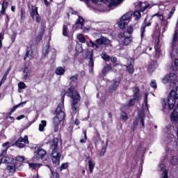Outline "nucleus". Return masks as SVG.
Segmentation results:
<instances>
[{
  "mask_svg": "<svg viewBox=\"0 0 178 178\" xmlns=\"http://www.w3.org/2000/svg\"><path fill=\"white\" fill-rule=\"evenodd\" d=\"M163 84H167L170 83V87L172 89L168 96L167 99H163L162 102V105L164 109L168 106V108L172 111L176 105V100L178 99V75L175 73H170L163 79Z\"/></svg>",
  "mask_w": 178,
  "mask_h": 178,
  "instance_id": "obj_1",
  "label": "nucleus"
},
{
  "mask_svg": "<svg viewBox=\"0 0 178 178\" xmlns=\"http://www.w3.org/2000/svg\"><path fill=\"white\" fill-rule=\"evenodd\" d=\"M76 87H77V86H71V88H69L66 92V95L72 99V111H73L74 113H77V112H79V105H77V104L81 99V97H80V95H79V93L76 90Z\"/></svg>",
  "mask_w": 178,
  "mask_h": 178,
  "instance_id": "obj_2",
  "label": "nucleus"
},
{
  "mask_svg": "<svg viewBox=\"0 0 178 178\" xmlns=\"http://www.w3.org/2000/svg\"><path fill=\"white\" fill-rule=\"evenodd\" d=\"M63 103L59 104L56 110V116L53 120V124L56 127L55 131H58V127L60 124L62 120L65 119V112H63Z\"/></svg>",
  "mask_w": 178,
  "mask_h": 178,
  "instance_id": "obj_3",
  "label": "nucleus"
},
{
  "mask_svg": "<svg viewBox=\"0 0 178 178\" xmlns=\"http://www.w3.org/2000/svg\"><path fill=\"white\" fill-rule=\"evenodd\" d=\"M118 42L122 47H129L133 42V38L126 35V32H122L118 34Z\"/></svg>",
  "mask_w": 178,
  "mask_h": 178,
  "instance_id": "obj_4",
  "label": "nucleus"
},
{
  "mask_svg": "<svg viewBox=\"0 0 178 178\" xmlns=\"http://www.w3.org/2000/svg\"><path fill=\"white\" fill-rule=\"evenodd\" d=\"M145 120V115H144V113H143V112H139L138 118H137L135 120V121L134 122L133 126L131 127L133 131H134V130H136V127H137V126H138V123H140V124L142 126L143 129H144Z\"/></svg>",
  "mask_w": 178,
  "mask_h": 178,
  "instance_id": "obj_5",
  "label": "nucleus"
},
{
  "mask_svg": "<svg viewBox=\"0 0 178 178\" xmlns=\"http://www.w3.org/2000/svg\"><path fill=\"white\" fill-rule=\"evenodd\" d=\"M47 155V151L42 148H35L33 161H38V159H42V158Z\"/></svg>",
  "mask_w": 178,
  "mask_h": 178,
  "instance_id": "obj_6",
  "label": "nucleus"
},
{
  "mask_svg": "<svg viewBox=\"0 0 178 178\" xmlns=\"http://www.w3.org/2000/svg\"><path fill=\"white\" fill-rule=\"evenodd\" d=\"M60 152H58V150H52L51 157L53 163L59 165V162H60Z\"/></svg>",
  "mask_w": 178,
  "mask_h": 178,
  "instance_id": "obj_7",
  "label": "nucleus"
},
{
  "mask_svg": "<svg viewBox=\"0 0 178 178\" xmlns=\"http://www.w3.org/2000/svg\"><path fill=\"white\" fill-rule=\"evenodd\" d=\"M24 144H29V136H25L24 138H19L15 143V145L17 147H18V148H24Z\"/></svg>",
  "mask_w": 178,
  "mask_h": 178,
  "instance_id": "obj_8",
  "label": "nucleus"
},
{
  "mask_svg": "<svg viewBox=\"0 0 178 178\" xmlns=\"http://www.w3.org/2000/svg\"><path fill=\"white\" fill-rule=\"evenodd\" d=\"M134 63V60H133V59L128 60L126 67L129 74H133L134 73V66L133 65Z\"/></svg>",
  "mask_w": 178,
  "mask_h": 178,
  "instance_id": "obj_9",
  "label": "nucleus"
},
{
  "mask_svg": "<svg viewBox=\"0 0 178 178\" xmlns=\"http://www.w3.org/2000/svg\"><path fill=\"white\" fill-rule=\"evenodd\" d=\"M31 76V71L28 67H25L23 70L22 79L24 80H29Z\"/></svg>",
  "mask_w": 178,
  "mask_h": 178,
  "instance_id": "obj_10",
  "label": "nucleus"
},
{
  "mask_svg": "<svg viewBox=\"0 0 178 178\" xmlns=\"http://www.w3.org/2000/svg\"><path fill=\"white\" fill-rule=\"evenodd\" d=\"M76 29H82L84 26V19L83 17L79 15L78 19L76 21L75 25Z\"/></svg>",
  "mask_w": 178,
  "mask_h": 178,
  "instance_id": "obj_11",
  "label": "nucleus"
},
{
  "mask_svg": "<svg viewBox=\"0 0 178 178\" xmlns=\"http://www.w3.org/2000/svg\"><path fill=\"white\" fill-rule=\"evenodd\" d=\"M119 84H120L119 81L113 80L109 86L110 92H115V91L118 90V87H119Z\"/></svg>",
  "mask_w": 178,
  "mask_h": 178,
  "instance_id": "obj_12",
  "label": "nucleus"
},
{
  "mask_svg": "<svg viewBox=\"0 0 178 178\" xmlns=\"http://www.w3.org/2000/svg\"><path fill=\"white\" fill-rule=\"evenodd\" d=\"M97 45H109L110 41L106 38H100L96 40Z\"/></svg>",
  "mask_w": 178,
  "mask_h": 178,
  "instance_id": "obj_13",
  "label": "nucleus"
},
{
  "mask_svg": "<svg viewBox=\"0 0 178 178\" xmlns=\"http://www.w3.org/2000/svg\"><path fill=\"white\" fill-rule=\"evenodd\" d=\"M131 17H133V12H129L127 13V14L124 15L120 20L122 22H127V23H129V22H130Z\"/></svg>",
  "mask_w": 178,
  "mask_h": 178,
  "instance_id": "obj_14",
  "label": "nucleus"
},
{
  "mask_svg": "<svg viewBox=\"0 0 178 178\" xmlns=\"http://www.w3.org/2000/svg\"><path fill=\"white\" fill-rule=\"evenodd\" d=\"M134 93V98L136 101H138L140 99V89L138 88H132Z\"/></svg>",
  "mask_w": 178,
  "mask_h": 178,
  "instance_id": "obj_15",
  "label": "nucleus"
},
{
  "mask_svg": "<svg viewBox=\"0 0 178 178\" xmlns=\"http://www.w3.org/2000/svg\"><path fill=\"white\" fill-rule=\"evenodd\" d=\"M88 165L90 173H92L94 172V168H95V162L92 161V159H89Z\"/></svg>",
  "mask_w": 178,
  "mask_h": 178,
  "instance_id": "obj_16",
  "label": "nucleus"
},
{
  "mask_svg": "<svg viewBox=\"0 0 178 178\" xmlns=\"http://www.w3.org/2000/svg\"><path fill=\"white\" fill-rule=\"evenodd\" d=\"M143 5H144V3H143L141 1H138L135 3V6L136 7L138 6L139 8H140V12H144V10H145V9L148 8V5H146V6H143Z\"/></svg>",
  "mask_w": 178,
  "mask_h": 178,
  "instance_id": "obj_17",
  "label": "nucleus"
},
{
  "mask_svg": "<svg viewBox=\"0 0 178 178\" xmlns=\"http://www.w3.org/2000/svg\"><path fill=\"white\" fill-rule=\"evenodd\" d=\"M7 170L10 173H15L16 172V165L13 163L8 164L7 165Z\"/></svg>",
  "mask_w": 178,
  "mask_h": 178,
  "instance_id": "obj_18",
  "label": "nucleus"
},
{
  "mask_svg": "<svg viewBox=\"0 0 178 178\" xmlns=\"http://www.w3.org/2000/svg\"><path fill=\"white\" fill-rule=\"evenodd\" d=\"M8 6H9V3H8L7 1L3 2L1 6V10L0 11V13L1 15H5V12H6V9H8Z\"/></svg>",
  "mask_w": 178,
  "mask_h": 178,
  "instance_id": "obj_19",
  "label": "nucleus"
},
{
  "mask_svg": "<svg viewBox=\"0 0 178 178\" xmlns=\"http://www.w3.org/2000/svg\"><path fill=\"white\" fill-rule=\"evenodd\" d=\"M27 58H29L30 59V60L34 59V57L33 56V51L31 50H27L25 56L24 58V60H26L27 59Z\"/></svg>",
  "mask_w": 178,
  "mask_h": 178,
  "instance_id": "obj_20",
  "label": "nucleus"
},
{
  "mask_svg": "<svg viewBox=\"0 0 178 178\" xmlns=\"http://www.w3.org/2000/svg\"><path fill=\"white\" fill-rule=\"evenodd\" d=\"M158 67V64L156 63V61H152L148 67V69L149 70V72H154V70H155V69H156V67Z\"/></svg>",
  "mask_w": 178,
  "mask_h": 178,
  "instance_id": "obj_21",
  "label": "nucleus"
},
{
  "mask_svg": "<svg viewBox=\"0 0 178 178\" xmlns=\"http://www.w3.org/2000/svg\"><path fill=\"white\" fill-rule=\"evenodd\" d=\"M1 163H8L9 165H10V163H12V159L9 157H3L0 160V165Z\"/></svg>",
  "mask_w": 178,
  "mask_h": 178,
  "instance_id": "obj_22",
  "label": "nucleus"
},
{
  "mask_svg": "<svg viewBox=\"0 0 178 178\" xmlns=\"http://www.w3.org/2000/svg\"><path fill=\"white\" fill-rule=\"evenodd\" d=\"M65 69L62 67H58L56 70V74H58V76H63L65 74Z\"/></svg>",
  "mask_w": 178,
  "mask_h": 178,
  "instance_id": "obj_23",
  "label": "nucleus"
},
{
  "mask_svg": "<svg viewBox=\"0 0 178 178\" xmlns=\"http://www.w3.org/2000/svg\"><path fill=\"white\" fill-rule=\"evenodd\" d=\"M38 15V8L32 6L31 12V17L34 19V16Z\"/></svg>",
  "mask_w": 178,
  "mask_h": 178,
  "instance_id": "obj_24",
  "label": "nucleus"
},
{
  "mask_svg": "<svg viewBox=\"0 0 178 178\" xmlns=\"http://www.w3.org/2000/svg\"><path fill=\"white\" fill-rule=\"evenodd\" d=\"M67 24H64L63 26V35H64V37H68L69 36V29H67Z\"/></svg>",
  "mask_w": 178,
  "mask_h": 178,
  "instance_id": "obj_25",
  "label": "nucleus"
},
{
  "mask_svg": "<svg viewBox=\"0 0 178 178\" xmlns=\"http://www.w3.org/2000/svg\"><path fill=\"white\" fill-rule=\"evenodd\" d=\"M51 148V149H53V151H57V149H58V138H54L53 140Z\"/></svg>",
  "mask_w": 178,
  "mask_h": 178,
  "instance_id": "obj_26",
  "label": "nucleus"
},
{
  "mask_svg": "<svg viewBox=\"0 0 178 178\" xmlns=\"http://www.w3.org/2000/svg\"><path fill=\"white\" fill-rule=\"evenodd\" d=\"M145 22H147V19L145 20V25H143V26L140 28L141 38H143V37H144V33L145 32V27H148L149 26L151 25L150 23H148L147 24H145Z\"/></svg>",
  "mask_w": 178,
  "mask_h": 178,
  "instance_id": "obj_27",
  "label": "nucleus"
},
{
  "mask_svg": "<svg viewBox=\"0 0 178 178\" xmlns=\"http://www.w3.org/2000/svg\"><path fill=\"white\" fill-rule=\"evenodd\" d=\"M111 70H112V67L111 65H106L102 70V73L104 76H106V73H109V72H111Z\"/></svg>",
  "mask_w": 178,
  "mask_h": 178,
  "instance_id": "obj_28",
  "label": "nucleus"
},
{
  "mask_svg": "<svg viewBox=\"0 0 178 178\" xmlns=\"http://www.w3.org/2000/svg\"><path fill=\"white\" fill-rule=\"evenodd\" d=\"M25 104H26V102H24L20 103V104H18L16 105V106H14L12 108V109H11V111H10V115H12V113H13V112H15V111H16V110L17 109V108H20V106H22V105H25Z\"/></svg>",
  "mask_w": 178,
  "mask_h": 178,
  "instance_id": "obj_29",
  "label": "nucleus"
},
{
  "mask_svg": "<svg viewBox=\"0 0 178 178\" xmlns=\"http://www.w3.org/2000/svg\"><path fill=\"white\" fill-rule=\"evenodd\" d=\"M47 126V121L42 120L41 123L39 124V131H44V129H45Z\"/></svg>",
  "mask_w": 178,
  "mask_h": 178,
  "instance_id": "obj_30",
  "label": "nucleus"
},
{
  "mask_svg": "<svg viewBox=\"0 0 178 178\" xmlns=\"http://www.w3.org/2000/svg\"><path fill=\"white\" fill-rule=\"evenodd\" d=\"M107 2H111V6H117V5H119L120 2H122V0H106Z\"/></svg>",
  "mask_w": 178,
  "mask_h": 178,
  "instance_id": "obj_31",
  "label": "nucleus"
},
{
  "mask_svg": "<svg viewBox=\"0 0 178 178\" xmlns=\"http://www.w3.org/2000/svg\"><path fill=\"white\" fill-rule=\"evenodd\" d=\"M29 166L31 169H37V168L41 167V164H40V163H29Z\"/></svg>",
  "mask_w": 178,
  "mask_h": 178,
  "instance_id": "obj_32",
  "label": "nucleus"
},
{
  "mask_svg": "<svg viewBox=\"0 0 178 178\" xmlns=\"http://www.w3.org/2000/svg\"><path fill=\"white\" fill-rule=\"evenodd\" d=\"M101 56H102V59H104V60H105L106 62H109L111 60V57L109 56H108V54H106V53H102L101 54Z\"/></svg>",
  "mask_w": 178,
  "mask_h": 178,
  "instance_id": "obj_33",
  "label": "nucleus"
},
{
  "mask_svg": "<svg viewBox=\"0 0 178 178\" xmlns=\"http://www.w3.org/2000/svg\"><path fill=\"white\" fill-rule=\"evenodd\" d=\"M133 27L131 26H129L127 27V31H125L126 33V35H129L130 37H131V34H133Z\"/></svg>",
  "mask_w": 178,
  "mask_h": 178,
  "instance_id": "obj_34",
  "label": "nucleus"
},
{
  "mask_svg": "<svg viewBox=\"0 0 178 178\" xmlns=\"http://www.w3.org/2000/svg\"><path fill=\"white\" fill-rule=\"evenodd\" d=\"M127 22L126 21H122L119 23L118 26L120 27V29H122L123 30V29H126V25L127 24Z\"/></svg>",
  "mask_w": 178,
  "mask_h": 178,
  "instance_id": "obj_35",
  "label": "nucleus"
},
{
  "mask_svg": "<svg viewBox=\"0 0 178 178\" xmlns=\"http://www.w3.org/2000/svg\"><path fill=\"white\" fill-rule=\"evenodd\" d=\"M42 54L43 55H44V56H47V55H48V54H49V45H47L42 51Z\"/></svg>",
  "mask_w": 178,
  "mask_h": 178,
  "instance_id": "obj_36",
  "label": "nucleus"
},
{
  "mask_svg": "<svg viewBox=\"0 0 178 178\" xmlns=\"http://www.w3.org/2000/svg\"><path fill=\"white\" fill-rule=\"evenodd\" d=\"M132 16H134V17H136V20H138V19L141 17V13H140V11L137 10L134 13H133Z\"/></svg>",
  "mask_w": 178,
  "mask_h": 178,
  "instance_id": "obj_37",
  "label": "nucleus"
},
{
  "mask_svg": "<svg viewBox=\"0 0 178 178\" xmlns=\"http://www.w3.org/2000/svg\"><path fill=\"white\" fill-rule=\"evenodd\" d=\"M26 83H24V82H19L18 83V88L19 90H24V88H26Z\"/></svg>",
  "mask_w": 178,
  "mask_h": 178,
  "instance_id": "obj_38",
  "label": "nucleus"
},
{
  "mask_svg": "<svg viewBox=\"0 0 178 178\" xmlns=\"http://www.w3.org/2000/svg\"><path fill=\"white\" fill-rule=\"evenodd\" d=\"M77 38L79 40V41H80L82 43L86 42V38H84V35L80 34L77 35Z\"/></svg>",
  "mask_w": 178,
  "mask_h": 178,
  "instance_id": "obj_39",
  "label": "nucleus"
},
{
  "mask_svg": "<svg viewBox=\"0 0 178 178\" xmlns=\"http://www.w3.org/2000/svg\"><path fill=\"white\" fill-rule=\"evenodd\" d=\"M158 17V19L160 20V22H163V15L162 14L156 13L153 15V17Z\"/></svg>",
  "mask_w": 178,
  "mask_h": 178,
  "instance_id": "obj_40",
  "label": "nucleus"
},
{
  "mask_svg": "<svg viewBox=\"0 0 178 178\" xmlns=\"http://www.w3.org/2000/svg\"><path fill=\"white\" fill-rule=\"evenodd\" d=\"M171 163H172V165H177V163H178V159H177V156H174L172 157Z\"/></svg>",
  "mask_w": 178,
  "mask_h": 178,
  "instance_id": "obj_41",
  "label": "nucleus"
},
{
  "mask_svg": "<svg viewBox=\"0 0 178 178\" xmlns=\"http://www.w3.org/2000/svg\"><path fill=\"white\" fill-rule=\"evenodd\" d=\"M92 51L90 52V62H89V65L90 66H91L92 67H94V59H92Z\"/></svg>",
  "mask_w": 178,
  "mask_h": 178,
  "instance_id": "obj_42",
  "label": "nucleus"
},
{
  "mask_svg": "<svg viewBox=\"0 0 178 178\" xmlns=\"http://www.w3.org/2000/svg\"><path fill=\"white\" fill-rule=\"evenodd\" d=\"M83 134H84V138H82L80 140V143H86V141H87V131L86 130H83Z\"/></svg>",
  "mask_w": 178,
  "mask_h": 178,
  "instance_id": "obj_43",
  "label": "nucleus"
},
{
  "mask_svg": "<svg viewBox=\"0 0 178 178\" xmlns=\"http://www.w3.org/2000/svg\"><path fill=\"white\" fill-rule=\"evenodd\" d=\"M121 118L122 120H127V119H129L127 114L124 112L121 113Z\"/></svg>",
  "mask_w": 178,
  "mask_h": 178,
  "instance_id": "obj_44",
  "label": "nucleus"
},
{
  "mask_svg": "<svg viewBox=\"0 0 178 178\" xmlns=\"http://www.w3.org/2000/svg\"><path fill=\"white\" fill-rule=\"evenodd\" d=\"M16 161L17 162H24V156H17L16 157Z\"/></svg>",
  "mask_w": 178,
  "mask_h": 178,
  "instance_id": "obj_45",
  "label": "nucleus"
},
{
  "mask_svg": "<svg viewBox=\"0 0 178 178\" xmlns=\"http://www.w3.org/2000/svg\"><path fill=\"white\" fill-rule=\"evenodd\" d=\"M77 79H79V75L76 74L70 78V81H76Z\"/></svg>",
  "mask_w": 178,
  "mask_h": 178,
  "instance_id": "obj_46",
  "label": "nucleus"
},
{
  "mask_svg": "<svg viewBox=\"0 0 178 178\" xmlns=\"http://www.w3.org/2000/svg\"><path fill=\"white\" fill-rule=\"evenodd\" d=\"M136 104V99H131L129 102V106H133V105H134Z\"/></svg>",
  "mask_w": 178,
  "mask_h": 178,
  "instance_id": "obj_47",
  "label": "nucleus"
},
{
  "mask_svg": "<svg viewBox=\"0 0 178 178\" xmlns=\"http://www.w3.org/2000/svg\"><path fill=\"white\" fill-rule=\"evenodd\" d=\"M144 103L145 106H148V95L147 94L145 95Z\"/></svg>",
  "mask_w": 178,
  "mask_h": 178,
  "instance_id": "obj_48",
  "label": "nucleus"
},
{
  "mask_svg": "<svg viewBox=\"0 0 178 178\" xmlns=\"http://www.w3.org/2000/svg\"><path fill=\"white\" fill-rule=\"evenodd\" d=\"M161 178H168V170H163V172L161 175Z\"/></svg>",
  "mask_w": 178,
  "mask_h": 178,
  "instance_id": "obj_49",
  "label": "nucleus"
},
{
  "mask_svg": "<svg viewBox=\"0 0 178 178\" xmlns=\"http://www.w3.org/2000/svg\"><path fill=\"white\" fill-rule=\"evenodd\" d=\"M105 152H106V147H103L100 152V156H104Z\"/></svg>",
  "mask_w": 178,
  "mask_h": 178,
  "instance_id": "obj_50",
  "label": "nucleus"
},
{
  "mask_svg": "<svg viewBox=\"0 0 178 178\" xmlns=\"http://www.w3.org/2000/svg\"><path fill=\"white\" fill-rule=\"evenodd\" d=\"M152 88H156V82L155 81H152L150 83Z\"/></svg>",
  "mask_w": 178,
  "mask_h": 178,
  "instance_id": "obj_51",
  "label": "nucleus"
},
{
  "mask_svg": "<svg viewBox=\"0 0 178 178\" xmlns=\"http://www.w3.org/2000/svg\"><path fill=\"white\" fill-rule=\"evenodd\" d=\"M2 40H3V33H0V49L2 48Z\"/></svg>",
  "mask_w": 178,
  "mask_h": 178,
  "instance_id": "obj_52",
  "label": "nucleus"
},
{
  "mask_svg": "<svg viewBox=\"0 0 178 178\" xmlns=\"http://www.w3.org/2000/svg\"><path fill=\"white\" fill-rule=\"evenodd\" d=\"M175 10H176V9L175 8H173V9H172L170 12V15L168 16V19H170V17H172V16H173V14L175 13Z\"/></svg>",
  "mask_w": 178,
  "mask_h": 178,
  "instance_id": "obj_53",
  "label": "nucleus"
},
{
  "mask_svg": "<svg viewBox=\"0 0 178 178\" xmlns=\"http://www.w3.org/2000/svg\"><path fill=\"white\" fill-rule=\"evenodd\" d=\"M7 75H3V76L2 77L1 80V84H3V83H5V81H6L7 79Z\"/></svg>",
  "mask_w": 178,
  "mask_h": 178,
  "instance_id": "obj_54",
  "label": "nucleus"
},
{
  "mask_svg": "<svg viewBox=\"0 0 178 178\" xmlns=\"http://www.w3.org/2000/svg\"><path fill=\"white\" fill-rule=\"evenodd\" d=\"M90 46L92 47H96V48H99L98 44L94 43V42H92V40L90 41Z\"/></svg>",
  "mask_w": 178,
  "mask_h": 178,
  "instance_id": "obj_55",
  "label": "nucleus"
},
{
  "mask_svg": "<svg viewBox=\"0 0 178 178\" xmlns=\"http://www.w3.org/2000/svg\"><path fill=\"white\" fill-rule=\"evenodd\" d=\"M67 166H68L67 163H63V164L61 165V170H65V169H67Z\"/></svg>",
  "mask_w": 178,
  "mask_h": 178,
  "instance_id": "obj_56",
  "label": "nucleus"
},
{
  "mask_svg": "<svg viewBox=\"0 0 178 178\" xmlns=\"http://www.w3.org/2000/svg\"><path fill=\"white\" fill-rule=\"evenodd\" d=\"M37 23H40L41 22V17H40V14H38L36 15V19H35Z\"/></svg>",
  "mask_w": 178,
  "mask_h": 178,
  "instance_id": "obj_57",
  "label": "nucleus"
},
{
  "mask_svg": "<svg viewBox=\"0 0 178 178\" xmlns=\"http://www.w3.org/2000/svg\"><path fill=\"white\" fill-rule=\"evenodd\" d=\"M159 169H160V170H165V164H163V163H161L160 165H159Z\"/></svg>",
  "mask_w": 178,
  "mask_h": 178,
  "instance_id": "obj_58",
  "label": "nucleus"
},
{
  "mask_svg": "<svg viewBox=\"0 0 178 178\" xmlns=\"http://www.w3.org/2000/svg\"><path fill=\"white\" fill-rule=\"evenodd\" d=\"M8 148H9L8 147H7L6 149H4L3 150H2V152H1V156L2 155H6V152H8Z\"/></svg>",
  "mask_w": 178,
  "mask_h": 178,
  "instance_id": "obj_59",
  "label": "nucleus"
},
{
  "mask_svg": "<svg viewBox=\"0 0 178 178\" xmlns=\"http://www.w3.org/2000/svg\"><path fill=\"white\" fill-rule=\"evenodd\" d=\"M92 3H98L99 2H102V0H91Z\"/></svg>",
  "mask_w": 178,
  "mask_h": 178,
  "instance_id": "obj_60",
  "label": "nucleus"
},
{
  "mask_svg": "<svg viewBox=\"0 0 178 178\" xmlns=\"http://www.w3.org/2000/svg\"><path fill=\"white\" fill-rule=\"evenodd\" d=\"M17 120H22V119H24V115H19L17 118Z\"/></svg>",
  "mask_w": 178,
  "mask_h": 178,
  "instance_id": "obj_61",
  "label": "nucleus"
},
{
  "mask_svg": "<svg viewBox=\"0 0 178 178\" xmlns=\"http://www.w3.org/2000/svg\"><path fill=\"white\" fill-rule=\"evenodd\" d=\"M71 15H77V12L74 11V10H70Z\"/></svg>",
  "mask_w": 178,
  "mask_h": 178,
  "instance_id": "obj_62",
  "label": "nucleus"
},
{
  "mask_svg": "<svg viewBox=\"0 0 178 178\" xmlns=\"http://www.w3.org/2000/svg\"><path fill=\"white\" fill-rule=\"evenodd\" d=\"M175 65L177 67H178V59H175Z\"/></svg>",
  "mask_w": 178,
  "mask_h": 178,
  "instance_id": "obj_63",
  "label": "nucleus"
},
{
  "mask_svg": "<svg viewBox=\"0 0 178 178\" xmlns=\"http://www.w3.org/2000/svg\"><path fill=\"white\" fill-rule=\"evenodd\" d=\"M9 144H10L9 142H6V143H5L3 144V147H5L9 145Z\"/></svg>",
  "mask_w": 178,
  "mask_h": 178,
  "instance_id": "obj_64",
  "label": "nucleus"
}]
</instances>
